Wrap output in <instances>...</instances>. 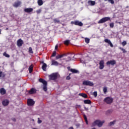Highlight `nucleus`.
<instances>
[{"mask_svg":"<svg viewBox=\"0 0 129 129\" xmlns=\"http://www.w3.org/2000/svg\"><path fill=\"white\" fill-rule=\"evenodd\" d=\"M85 41L86 43H87V44H88L89 42H90V39L89 38H86L85 39Z\"/></svg>","mask_w":129,"mask_h":129,"instance_id":"4c0bfd02","label":"nucleus"},{"mask_svg":"<svg viewBox=\"0 0 129 129\" xmlns=\"http://www.w3.org/2000/svg\"><path fill=\"white\" fill-rule=\"evenodd\" d=\"M79 96H82V97H83V98H87V97H88L87 94L85 93H79Z\"/></svg>","mask_w":129,"mask_h":129,"instance_id":"412c9836","label":"nucleus"},{"mask_svg":"<svg viewBox=\"0 0 129 129\" xmlns=\"http://www.w3.org/2000/svg\"><path fill=\"white\" fill-rule=\"evenodd\" d=\"M58 78V75L57 73H52L49 76V79L50 80H56Z\"/></svg>","mask_w":129,"mask_h":129,"instance_id":"20e7f679","label":"nucleus"},{"mask_svg":"<svg viewBox=\"0 0 129 129\" xmlns=\"http://www.w3.org/2000/svg\"><path fill=\"white\" fill-rule=\"evenodd\" d=\"M1 30H0V35H1Z\"/></svg>","mask_w":129,"mask_h":129,"instance_id":"864d4df0","label":"nucleus"},{"mask_svg":"<svg viewBox=\"0 0 129 129\" xmlns=\"http://www.w3.org/2000/svg\"><path fill=\"white\" fill-rule=\"evenodd\" d=\"M6 93H7V91L6 90V89H5V88H2L0 89V94L2 95H5V94H6Z\"/></svg>","mask_w":129,"mask_h":129,"instance_id":"2eb2a0df","label":"nucleus"},{"mask_svg":"<svg viewBox=\"0 0 129 129\" xmlns=\"http://www.w3.org/2000/svg\"><path fill=\"white\" fill-rule=\"evenodd\" d=\"M103 91L104 93V94H106V93L107 92V87H105L103 88Z\"/></svg>","mask_w":129,"mask_h":129,"instance_id":"473e14b6","label":"nucleus"},{"mask_svg":"<svg viewBox=\"0 0 129 129\" xmlns=\"http://www.w3.org/2000/svg\"><path fill=\"white\" fill-rule=\"evenodd\" d=\"M81 62L82 63L83 61H82V60H81Z\"/></svg>","mask_w":129,"mask_h":129,"instance_id":"5fc2aeb1","label":"nucleus"},{"mask_svg":"<svg viewBox=\"0 0 129 129\" xmlns=\"http://www.w3.org/2000/svg\"><path fill=\"white\" fill-rule=\"evenodd\" d=\"M71 24H73L74 25H75V26H79V27H82V26H83V23L78 20L72 21Z\"/></svg>","mask_w":129,"mask_h":129,"instance_id":"423d86ee","label":"nucleus"},{"mask_svg":"<svg viewBox=\"0 0 129 129\" xmlns=\"http://www.w3.org/2000/svg\"><path fill=\"white\" fill-rule=\"evenodd\" d=\"M56 51H54L51 55V57H55L56 56Z\"/></svg>","mask_w":129,"mask_h":129,"instance_id":"ea45409f","label":"nucleus"},{"mask_svg":"<svg viewBox=\"0 0 129 129\" xmlns=\"http://www.w3.org/2000/svg\"><path fill=\"white\" fill-rule=\"evenodd\" d=\"M116 64V61L114 59L110 60L106 62V65H111L112 66H114Z\"/></svg>","mask_w":129,"mask_h":129,"instance_id":"6e6552de","label":"nucleus"},{"mask_svg":"<svg viewBox=\"0 0 129 129\" xmlns=\"http://www.w3.org/2000/svg\"><path fill=\"white\" fill-rule=\"evenodd\" d=\"M58 49V44L56 45L55 46V50H57Z\"/></svg>","mask_w":129,"mask_h":129,"instance_id":"de8ad7c7","label":"nucleus"},{"mask_svg":"<svg viewBox=\"0 0 129 129\" xmlns=\"http://www.w3.org/2000/svg\"><path fill=\"white\" fill-rule=\"evenodd\" d=\"M119 49L120 50H121V51H122L123 53H126V50L125 49H124L123 48H122L121 47H119Z\"/></svg>","mask_w":129,"mask_h":129,"instance_id":"c9c22d12","label":"nucleus"},{"mask_svg":"<svg viewBox=\"0 0 129 129\" xmlns=\"http://www.w3.org/2000/svg\"><path fill=\"white\" fill-rule=\"evenodd\" d=\"M68 70H70V67H68Z\"/></svg>","mask_w":129,"mask_h":129,"instance_id":"8fccbe9b","label":"nucleus"},{"mask_svg":"<svg viewBox=\"0 0 129 129\" xmlns=\"http://www.w3.org/2000/svg\"><path fill=\"white\" fill-rule=\"evenodd\" d=\"M41 63H42V64H44V61H41Z\"/></svg>","mask_w":129,"mask_h":129,"instance_id":"3c124183","label":"nucleus"},{"mask_svg":"<svg viewBox=\"0 0 129 129\" xmlns=\"http://www.w3.org/2000/svg\"><path fill=\"white\" fill-rule=\"evenodd\" d=\"M83 85H85L86 86H93L94 84L92 82H90V81L87 80L83 82Z\"/></svg>","mask_w":129,"mask_h":129,"instance_id":"39448f33","label":"nucleus"},{"mask_svg":"<svg viewBox=\"0 0 129 129\" xmlns=\"http://www.w3.org/2000/svg\"><path fill=\"white\" fill-rule=\"evenodd\" d=\"M43 90H44V91H47V83H46V84L43 85Z\"/></svg>","mask_w":129,"mask_h":129,"instance_id":"7c9ffc66","label":"nucleus"},{"mask_svg":"<svg viewBox=\"0 0 129 129\" xmlns=\"http://www.w3.org/2000/svg\"><path fill=\"white\" fill-rule=\"evenodd\" d=\"M63 60H66V62H69L70 61H71L72 60V58L71 57L69 56L67 58H63Z\"/></svg>","mask_w":129,"mask_h":129,"instance_id":"bb28decb","label":"nucleus"},{"mask_svg":"<svg viewBox=\"0 0 129 129\" xmlns=\"http://www.w3.org/2000/svg\"><path fill=\"white\" fill-rule=\"evenodd\" d=\"M22 4V2H21V1H17L16 2H15L14 4H13V7L14 8H18L19 7H20V6H21V5Z\"/></svg>","mask_w":129,"mask_h":129,"instance_id":"ddd939ff","label":"nucleus"},{"mask_svg":"<svg viewBox=\"0 0 129 129\" xmlns=\"http://www.w3.org/2000/svg\"><path fill=\"white\" fill-rule=\"evenodd\" d=\"M121 45H122L123 46H125V45H126V41H123V42H122Z\"/></svg>","mask_w":129,"mask_h":129,"instance_id":"79ce46f5","label":"nucleus"},{"mask_svg":"<svg viewBox=\"0 0 129 129\" xmlns=\"http://www.w3.org/2000/svg\"><path fill=\"white\" fill-rule=\"evenodd\" d=\"M42 69L43 70V71H46L47 70V64L43 63L42 66Z\"/></svg>","mask_w":129,"mask_h":129,"instance_id":"4be33fe9","label":"nucleus"},{"mask_svg":"<svg viewBox=\"0 0 129 129\" xmlns=\"http://www.w3.org/2000/svg\"><path fill=\"white\" fill-rule=\"evenodd\" d=\"M53 22L54 24H60V20H58L57 19H54Z\"/></svg>","mask_w":129,"mask_h":129,"instance_id":"c85d7f7f","label":"nucleus"},{"mask_svg":"<svg viewBox=\"0 0 129 129\" xmlns=\"http://www.w3.org/2000/svg\"><path fill=\"white\" fill-rule=\"evenodd\" d=\"M69 129H74V128H73V126H71L69 128Z\"/></svg>","mask_w":129,"mask_h":129,"instance_id":"09e8293b","label":"nucleus"},{"mask_svg":"<svg viewBox=\"0 0 129 129\" xmlns=\"http://www.w3.org/2000/svg\"><path fill=\"white\" fill-rule=\"evenodd\" d=\"M41 12H42V10L41 9H39V10L36 11V13L37 14H40V13H41Z\"/></svg>","mask_w":129,"mask_h":129,"instance_id":"c03bdc74","label":"nucleus"},{"mask_svg":"<svg viewBox=\"0 0 129 129\" xmlns=\"http://www.w3.org/2000/svg\"><path fill=\"white\" fill-rule=\"evenodd\" d=\"M99 69H100V70H102V69H103V68H104V60H101L99 62Z\"/></svg>","mask_w":129,"mask_h":129,"instance_id":"1a4fd4ad","label":"nucleus"},{"mask_svg":"<svg viewBox=\"0 0 129 129\" xmlns=\"http://www.w3.org/2000/svg\"><path fill=\"white\" fill-rule=\"evenodd\" d=\"M64 56H66V54H63L61 55L58 54L56 56L55 58L56 59V60H58V59H61V58H62V57H64Z\"/></svg>","mask_w":129,"mask_h":129,"instance_id":"aec40b11","label":"nucleus"},{"mask_svg":"<svg viewBox=\"0 0 129 129\" xmlns=\"http://www.w3.org/2000/svg\"><path fill=\"white\" fill-rule=\"evenodd\" d=\"M38 123H42V121L40 120V118H38Z\"/></svg>","mask_w":129,"mask_h":129,"instance_id":"a18cd8bd","label":"nucleus"},{"mask_svg":"<svg viewBox=\"0 0 129 129\" xmlns=\"http://www.w3.org/2000/svg\"><path fill=\"white\" fill-rule=\"evenodd\" d=\"M104 42L107 43V44H109V45H110L111 48H113V44H112V43H111V41H110V40L106 38L104 39Z\"/></svg>","mask_w":129,"mask_h":129,"instance_id":"9b49d317","label":"nucleus"},{"mask_svg":"<svg viewBox=\"0 0 129 129\" xmlns=\"http://www.w3.org/2000/svg\"><path fill=\"white\" fill-rule=\"evenodd\" d=\"M84 103L85 104H91V101L90 100H84Z\"/></svg>","mask_w":129,"mask_h":129,"instance_id":"5701e85b","label":"nucleus"},{"mask_svg":"<svg viewBox=\"0 0 129 129\" xmlns=\"http://www.w3.org/2000/svg\"><path fill=\"white\" fill-rule=\"evenodd\" d=\"M108 21H110V17H104L101 19L98 22V24H103V23H105V22H108Z\"/></svg>","mask_w":129,"mask_h":129,"instance_id":"f03ea898","label":"nucleus"},{"mask_svg":"<svg viewBox=\"0 0 129 129\" xmlns=\"http://www.w3.org/2000/svg\"><path fill=\"white\" fill-rule=\"evenodd\" d=\"M29 52L31 54H33L34 52L33 51V49H32V47H30L29 48Z\"/></svg>","mask_w":129,"mask_h":129,"instance_id":"e433bc0d","label":"nucleus"},{"mask_svg":"<svg viewBox=\"0 0 129 129\" xmlns=\"http://www.w3.org/2000/svg\"><path fill=\"white\" fill-rule=\"evenodd\" d=\"M115 122H116V120H114L113 121L110 122H109L110 126H111V125H114V124H115Z\"/></svg>","mask_w":129,"mask_h":129,"instance_id":"c756f323","label":"nucleus"},{"mask_svg":"<svg viewBox=\"0 0 129 129\" xmlns=\"http://www.w3.org/2000/svg\"><path fill=\"white\" fill-rule=\"evenodd\" d=\"M51 65H54V66H58V65H59V63L57 62V61L54 60V59H52L51 60Z\"/></svg>","mask_w":129,"mask_h":129,"instance_id":"6ab92c4d","label":"nucleus"},{"mask_svg":"<svg viewBox=\"0 0 129 129\" xmlns=\"http://www.w3.org/2000/svg\"><path fill=\"white\" fill-rule=\"evenodd\" d=\"M103 123H104V120L100 121V120H96L93 123V125H98L99 127H101Z\"/></svg>","mask_w":129,"mask_h":129,"instance_id":"f257e3e1","label":"nucleus"},{"mask_svg":"<svg viewBox=\"0 0 129 129\" xmlns=\"http://www.w3.org/2000/svg\"><path fill=\"white\" fill-rule=\"evenodd\" d=\"M81 62L82 63L83 61H82V60H81Z\"/></svg>","mask_w":129,"mask_h":129,"instance_id":"6e6d98bb","label":"nucleus"},{"mask_svg":"<svg viewBox=\"0 0 129 129\" xmlns=\"http://www.w3.org/2000/svg\"><path fill=\"white\" fill-rule=\"evenodd\" d=\"M70 43V40H65L63 42V43L64 44V45H69Z\"/></svg>","mask_w":129,"mask_h":129,"instance_id":"72a5a7b5","label":"nucleus"},{"mask_svg":"<svg viewBox=\"0 0 129 129\" xmlns=\"http://www.w3.org/2000/svg\"><path fill=\"white\" fill-rule=\"evenodd\" d=\"M37 4L38 6H43V4H44V2H43V0H38Z\"/></svg>","mask_w":129,"mask_h":129,"instance_id":"393cba45","label":"nucleus"},{"mask_svg":"<svg viewBox=\"0 0 129 129\" xmlns=\"http://www.w3.org/2000/svg\"><path fill=\"white\" fill-rule=\"evenodd\" d=\"M3 55H4L7 58H10V55L9 54L7 53V52H5L3 53Z\"/></svg>","mask_w":129,"mask_h":129,"instance_id":"2f4dec72","label":"nucleus"},{"mask_svg":"<svg viewBox=\"0 0 129 129\" xmlns=\"http://www.w3.org/2000/svg\"><path fill=\"white\" fill-rule=\"evenodd\" d=\"M39 82H41V83H43V85L46 84L47 83V81H45V80L43 79H39Z\"/></svg>","mask_w":129,"mask_h":129,"instance_id":"b1692460","label":"nucleus"},{"mask_svg":"<svg viewBox=\"0 0 129 129\" xmlns=\"http://www.w3.org/2000/svg\"><path fill=\"white\" fill-rule=\"evenodd\" d=\"M70 70L72 73L79 74V71L75 69H71Z\"/></svg>","mask_w":129,"mask_h":129,"instance_id":"a211bd4d","label":"nucleus"},{"mask_svg":"<svg viewBox=\"0 0 129 129\" xmlns=\"http://www.w3.org/2000/svg\"><path fill=\"white\" fill-rule=\"evenodd\" d=\"M6 30H9V28H6Z\"/></svg>","mask_w":129,"mask_h":129,"instance_id":"603ef678","label":"nucleus"},{"mask_svg":"<svg viewBox=\"0 0 129 129\" xmlns=\"http://www.w3.org/2000/svg\"><path fill=\"white\" fill-rule=\"evenodd\" d=\"M83 117L85 119V121L86 124H88V120H87V117L86 116V115L84 114L83 115Z\"/></svg>","mask_w":129,"mask_h":129,"instance_id":"cd10ccee","label":"nucleus"},{"mask_svg":"<svg viewBox=\"0 0 129 129\" xmlns=\"http://www.w3.org/2000/svg\"><path fill=\"white\" fill-rule=\"evenodd\" d=\"M88 4L89 5V6H95V1L89 0L88 1Z\"/></svg>","mask_w":129,"mask_h":129,"instance_id":"f3484780","label":"nucleus"},{"mask_svg":"<svg viewBox=\"0 0 129 129\" xmlns=\"http://www.w3.org/2000/svg\"><path fill=\"white\" fill-rule=\"evenodd\" d=\"M109 26H110V28H113V27H114V23H110Z\"/></svg>","mask_w":129,"mask_h":129,"instance_id":"58836bf2","label":"nucleus"},{"mask_svg":"<svg viewBox=\"0 0 129 129\" xmlns=\"http://www.w3.org/2000/svg\"><path fill=\"white\" fill-rule=\"evenodd\" d=\"M93 95L95 97H96L97 96V92L96 91L94 92Z\"/></svg>","mask_w":129,"mask_h":129,"instance_id":"37998d69","label":"nucleus"},{"mask_svg":"<svg viewBox=\"0 0 129 129\" xmlns=\"http://www.w3.org/2000/svg\"><path fill=\"white\" fill-rule=\"evenodd\" d=\"M70 75H71V74H70L69 76L67 77L66 78L67 80H70V79H71V78L70 77Z\"/></svg>","mask_w":129,"mask_h":129,"instance_id":"a19ab883","label":"nucleus"},{"mask_svg":"<svg viewBox=\"0 0 129 129\" xmlns=\"http://www.w3.org/2000/svg\"><path fill=\"white\" fill-rule=\"evenodd\" d=\"M12 119L13 121H17V119H16V118H12Z\"/></svg>","mask_w":129,"mask_h":129,"instance_id":"49530a36","label":"nucleus"},{"mask_svg":"<svg viewBox=\"0 0 129 129\" xmlns=\"http://www.w3.org/2000/svg\"><path fill=\"white\" fill-rule=\"evenodd\" d=\"M104 101L107 104H111V103L113 102V98L110 97H107L104 99Z\"/></svg>","mask_w":129,"mask_h":129,"instance_id":"7ed1b4c3","label":"nucleus"},{"mask_svg":"<svg viewBox=\"0 0 129 129\" xmlns=\"http://www.w3.org/2000/svg\"><path fill=\"white\" fill-rule=\"evenodd\" d=\"M74 57H75V55L73 56V58H74Z\"/></svg>","mask_w":129,"mask_h":129,"instance_id":"4d7b16f0","label":"nucleus"},{"mask_svg":"<svg viewBox=\"0 0 129 129\" xmlns=\"http://www.w3.org/2000/svg\"><path fill=\"white\" fill-rule=\"evenodd\" d=\"M9 103H10V102L8 99H5L2 101V104L3 105H4V106H7V105H9Z\"/></svg>","mask_w":129,"mask_h":129,"instance_id":"4468645a","label":"nucleus"},{"mask_svg":"<svg viewBox=\"0 0 129 129\" xmlns=\"http://www.w3.org/2000/svg\"><path fill=\"white\" fill-rule=\"evenodd\" d=\"M28 93L29 94H35V93H37V90L34 88H32L30 91H29Z\"/></svg>","mask_w":129,"mask_h":129,"instance_id":"f8f14e48","label":"nucleus"},{"mask_svg":"<svg viewBox=\"0 0 129 129\" xmlns=\"http://www.w3.org/2000/svg\"><path fill=\"white\" fill-rule=\"evenodd\" d=\"M34 67V66H33V64H31L29 68V73H32V72H33V68Z\"/></svg>","mask_w":129,"mask_h":129,"instance_id":"a878e982","label":"nucleus"},{"mask_svg":"<svg viewBox=\"0 0 129 129\" xmlns=\"http://www.w3.org/2000/svg\"><path fill=\"white\" fill-rule=\"evenodd\" d=\"M35 105V101L33 99H27V105L28 106H33Z\"/></svg>","mask_w":129,"mask_h":129,"instance_id":"0eeeda50","label":"nucleus"},{"mask_svg":"<svg viewBox=\"0 0 129 129\" xmlns=\"http://www.w3.org/2000/svg\"><path fill=\"white\" fill-rule=\"evenodd\" d=\"M34 11L33 8H26L24 9V12L25 13H32Z\"/></svg>","mask_w":129,"mask_h":129,"instance_id":"dca6fc26","label":"nucleus"},{"mask_svg":"<svg viewBox=\"0 0 129 129\" xmlns=\"http://www.w3.org/2000/svg\"><path fill=\"white\" fill-rule=\"evenodd\" d=\"M24 44V41L22 39H19L17 40V44L18 47H22Z\"/></svg>","mask_w":129,"mask_h":129,"instance_id":"9d476101","label":"nucleus"},{"mask_svg":"<svg viewBox=\"0 0 129 129\" xmlns=\"http://www.w3.org/2000/svg\"><path fill=\"white\" fill-rule=\"evenodd\" d=\"M105 2H109V3H110V4H111L112 5H113L114 4V1L113 0H104Z\"/></svg>","mask_w":129,"mask_h":129,"instance_id":"f704fd0d","label":"nucleus"}]
</instances>
